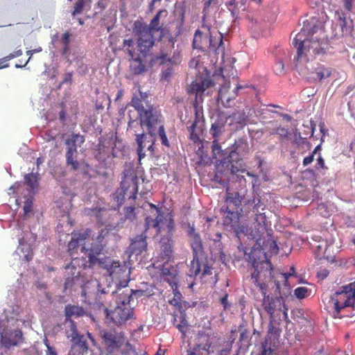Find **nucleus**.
I'll list each match as a JSON object with an SVG mask.
<instances>
[{
	"label": "nucleus",
	"mask_w": 355,
	"mask_h": 355,
	"mask_svg": "<svg viewBox=\"0 0 355 355\" xmlns=\"http://www.w3.org/2000/svg\"><path fill=\"white\" fill-rule=\"evenodd\" d=\"M322 29L323 22L318 23L315 17H313L310 21H304L300 32L293 40V44L297 49L295 67L304 76L308 74L306 71L309 67L306 63L315 55L324 53V46L327 44L324 40Z\"/></svg>",
	"instance_id": "nucleus-1"
},
{
	"label": "nucleus",
	"mask_w": 355,
	"mask_h": 355,
	"mask_svg": "<svg viewBox=\"0 0 355 355\" xmlns=\"http://www.w3.org/2000/svg\"><path fill=\"white\" fill-rule=\"evenodd\" d=\"M103 236L99 235L97 242L92 243L89 252L88 253V264L87 267L91 268L95 265H98L107 271V275L112 278L119 281L121 288L128 286L130 281V268L125 262L121 263L119 261L114 260L110 257L103 259L98 258L103 250V245L101 243Z\"/></svg>",
	"instance_id": "nucleus-2"
},
{
	"label": "nucleus",
	"mask_w": 355,
	"mask_h": 355,
	"mask_svg": "<svg viewBox=\"0 0 355 355\" xmlns=\"http://www.w3.org/2000/svg\"><path fill=\"white\" fill-rule=\"evenodd\" d=\"M90 230H86L83 232H73L71 234V239L68 244V250L71 257V261L65 267L66 273L68 275L64 282V291L71 288L73 284L78 283L80 280V271L77 267H87V263L83 259L75 257V253L80 250L88 258L89 249L85 246V240L89 236Z\"/></svg>",
	"instance_id": "nucleus-3"
},
{
	"label": "nucleus",
	"mask_w": 355,
	"mask_h": 355,
	"mask_svg": "<svg viewBox=\"0 0 355 355\" xmlns=\"http://www.w3.org/2000/svg\"><path fill=\"white\" fill-rule=\"evenodd\" d=\"M214 85L211 80L204 79L200 82L194 81L188 87V93L195 95L193 107L195 119L191 125L187 123V128L189 132V139L193 143L200 141V136L205 130V119L202 107L200 104L203 101L202 95L207 89Z\"/></svg>",
	"instance_id": "nucleus-4"
},
{
	"label": "nucleus",
	"mask_w": 355,
	"mask_h": 355,
	"mask_svg": "<svg viewBox=\"0 0 355 355\" xmlns=\"http://www.w3.org/2000/svg\"><path fill=\"white\" fill-rule=\"evenodd\" d=\"M24 341V334L12 318L0 320V347L10 350Z\"/></svg>",
	"instance_id": "nucleus-5"
},
{
	"label": "nucleus",
	"mask_w": 355,
	"mask_h": 355,
	"mask_svg": "<svg viewBox=\"0 0 355 355\" xmlns=\"http://www.w3.org/2000/svg\"><path fill=\"white\" fill-rule=\"evenodd\" d=\"M187 234L189 237L191 247L193 250V260L190 263L188 275L196 277L200 271V257H203L204 254L202 243L193 225L188 224Z\"/></svg>",
	"instance_id": "nucleus-6"
},
{
	"label": "nucleus",
	"mask_w": 355,
	"mask_h": 355,
	"mask_svg": "<svg viewBox=\"0 0 355 355\" xmlns=\"http://www.w3.org/2000/svg\"><path fill=\"white\" fill-rule=\"evenodd\" d=\"M132 33L137 37L139 51L146 57L155 44L153 33L144 22L140 20H136L134 22Z\"/></svg>",
	"instance_id": "nucleus-7"
},
{
	"label": "nucleus",
	"mask_w": 355,
	"mask_h": 355,
	"mask_svg": "<svg viewBox=\"0 0 355 355\" xmlns=\"http://www.w3.org/2000/svg\"><path fill=\"white\" fill-rule=\"evenodd\" d=\"M130 105L139 112L140 125L141 126L146 125L148 132L150 134L153 135L154 125H158L159 114L153 108V107H149L148 109H145L143 105L142 101L137 96H134L132 98Z\"/></svg>",
	"instance_id": "nucleus-8"
},
{
	"label": "nucleus",
	"mask_w": 355,
	"mask_h": 355,
	"mask_svg": "<svg viewBox=\"0 0 355 355\" xmlns=\"http://www.w3.org/2000/svg\"><path fill=\"white\" fill-rule=\"evenodd\" d=\"M336 313L347 307L355 306V282L343 286L340 291H336L331 298Z\"/></svg>",
	"instance_id": "nucleus-9"
},
{
	"label": "nucleus",
	"mask_w": 355,
	"mask_h": 355,
	"mask_svg": "<svg viewBox=\"0 0 355 355\" xmlns=\"http://www.w3.org/2000/svg\"><path fill=\"white\" fill-rule=\"evenodd\" d=\"M150 207L153 209L156 212V217L153 218L150 216L146 218L145 226L147 230L154 228L157 234H159L162 231H166L167 233H171L173 230L174 222L173 217L171 214L164 216L162 213L161 209L155 205L150 203Z\"/></svg>",
	"instance_id": "nucleus-10"
},
{
	"label": "nucleus",
	"mask_w": 355,
	"mask_h": 355,
	"mask_svg": "<svg viewBox=\"0 0 355 355\" xmlns=\"http://www.w3.org/2000/svg\"><path fill=\"white\" fill-rule=\"evenodd\" d=\"M84 141V137L78 134L72 135L70 139L65 141L67 149L66 152L67 164L74 171L78 170L83 164L76 160V157L78 154L77 148L80 146Z\"/></svg>",
	"instance_id": "nucleus-11"
},
{
	"label": "nucleus",
	"mask_w": 355,
	"mask_h": 355,
	"mask_svg": "<svg viewBox=\"0 0 355 355\" xmlns=\"http://www.w3.org/2000/svg\"><path fill=\"white\" fill-rule=\"evenodd\" d=\"M263 307L270 315V327L272 326V322L275 314L279 318L281 315H282L283 318L285 319L288 318L287 309L282 297H270V296H265V297L263 298Z\"/></svg>",
	"instance_id": "nucleus-12"
},
{
	"label": "nucleus",
	"mask_w": 355,
	"mask_h": 355,
	"mask_svg": "<svg viewBox=\"0 0 355 355\" xmlns=\"http://www.w3.org/2000/svg\"><path fill=\"white\" fill-rule=\"evenodd\" d=\"M103 344L109 353H112L120 349L125 343L124 334L115 330L101 331Z\"/></svg>",
	"instance_id": "nucleus-13"
},
{
	"label": "nucleus",
	"mask_w": 355,
	"mask_h": 355,
	"mask_svg": "<svg viewBox=\"0 0 355 355\" xmlns=\"http://www.w3.org/2000/svg\"><path fill=\"white\" fill-rule=\"evenodd\" d=\"M174 44L171 40L168 41V44L165 48L161 49L160 53L155 57V60L159 64H166L170 63L171 65H176L181 61L180 53L178 50L172 52Z\"/></svg>",
	"instance_id": "nucleus-14"
},
{
	"label": "nucleus",
	"mask_w": 355,
	"mask_h": 355,
	"mask_svg": "<svg viewBox=\"0 0 355 355\" xmlns=\"http://www.w3.org/2000/svg\"><path fill=\"white\" fill-rule=\"evenodd\" d=\"M107 318H110L116 325H122L133 318V308L132 306H123L116 305L115 309L108 312L106 309Z\"/></svg>",
	"instance_id": "nucleus-15"
},
{
	"label": "nucleus",
	"mask_w": 355,
	"mask_h": 355,
	"mask_svg": "<svg viewBox=\"0 0 355 355\" xmlns=\"http://www.w3.org/2000/svg\"><path fill=\"white\" fill-rule=\"evenodd\" d=\"M116 291H112V294H116V305L123 306H131L130 301L134 295L136 297H140L144 294V291L141 290L134 291L132 289L121 288L119 284H116Z\"/></svg>",
	"instance_id": "nucleus-16"
},
{
	"label": "nucleus",
	"mask_w": 355,
	"mask_h": 355,
	"mask_svg": "<svg viewBox=\"0 0 355 355\" xmlns=\"http://www.w3.org/2000/svg\"><path fill=\"white\" fill-rule=\"evenodd\" d=\"M156 125H154V134L151 135L148 132L150 135L149 137L148 138L146 135L142 131L141 134H136V142L137 144L138 148H137V154L139 157V159L141 160L143 159L145 156V152L144 148H147V150L150 152V153H153V151L154 150L153 146H154V136L155 135V130H156Z\"/></svg>",
	"instance_id": "nucleus-17"
},
{
	"label": "nucleus",
	"mask_w": 355,
	"mask_h": 355,
	"mask_svg": "<svg viewBox=\"0 0 355 355\" xmlns=\"http://www.w3.org/2000/svg\"><path fill=\"white\" fill-rule=\"evenodd\" d=\"M212 153L214 159L230 171L231 173H236L239 171L234 166L232 160H229V151L223 150L218 143V140H214L212 144Z\"/></svg>",
	"instance_id": "nucleus-18"
},
{
	"label": "nucleus",
	"mask_w": 355,
	"mask_h": 355,
	"mask_svg": "<svg viewBox=\"0 0 355 355\" xmlns=\"http://www.w3.org/2000/svg\"><path fill=\"white\" fill-rule=\"evenodd\" d=\"M202 29H207L208 32V48L210 50L214 51L216 53H219L220 51L223 53L224 49L222 48L223 44V36L221 33L216 29H211V27L205 24L204 22L202 26Z\"/></svg>",
	"instance_id": "nucleus-19"
},
{
	"label": "nucleus",
	"mask_w": 355,
	"mask_h": 355,
	"mask_svg": "<svg viewBox=\"0 0 355 355\" xmlns=\"http://www.w3.org/2000/svg\"><path fill=\"white\" fill-rule=\"evenodd\" d=\"M6 316L13 319L15 324L18 325L19 329L21 324L26 328H32L33 315H25L21 308L17 305L12 307V310H9Z\"/></svg>",
	"instance_id": "nucleus-20"
},
{
	"label": "nucleus",
	"mask_w": 355,
	"mask_h": 355,
	"mask_svg": "<svg viewBox=\"0 0 355 355\" xmlns=\"http://www.w3.org/2000/svg\"><path fill=\"white\" fill-rule=\"evenodd\" d=\"M14 259L26 264L33 258V252L30 244L27 243L24 236L19 238V245L13 254Z\"/></svg>",
	"instance_id": "nucleus-21"
},
{
	"label": "nucleus",
	"mask_w": 355,
	"mask_h": 355,
	"mask_svg": "<svg viewBox=\"0 0 355 355\" xmlns=\"http://www.w3.org/2000/svg\"><path fill=\"white\" fill-rule=\"evenodd\" d=\"M25 182L24 183H19L17 182L9 188L8 194H10V191L14 193L16 191L17 193L21 191L22 188L26 184L28 188H27V195L34 196L35 189L38 187V175L37 173H28L25 175L24 178Z\"/></svg>",
	"instance_id": "nucleus-22"
},
{
	"label": "nucleus",
	"mask_w": 355,
	"mask_h": 355,
	"mask_svg": "<svg viewBox=\"0 0 355 355\" xmlns=\"http://www.w3.org/2000/svg\"><path fill=\"white\" fill-rule=\"evenodd\" d=\"M250 261L252 262V267L254 269V272L251 275V278L253 279L254 284H257V283L259 282V276L263 270L264 275H271L272 268L271 267V263L268 260L265 259L261 261H257L255 259H253Z\"/></svg>",
	"instance_id": "nucleus-23"
},
{
	"label": "nucleus",
	"mask_w": 355,
	"mask_h": 355,
	"mask_svg": "<svg viewBox=\"0 0 355 355\" xmlns=\"http://www.w3.org/2000/svg\"><path fill=\"white\" fill-rule=\"evenodd\" d=\"M147 248L146 236L144 234L137 235L131 239V243L127 253L130 259L133 255L137 256L146 250Z\"/></svg>",
	"instance_id": "nucleus-24"
},
{
	"label": "nucleus",
	"mask_w": 355,
	"mask_h": 355,
	"mask_svg": "<svg viewBox=\"0 0 355 355\" xmlns=\"http://www.w3.org/2000/svg\"><path fill=\"white\" fill-rule=\"evenodd\" d=\"M259 355H280L278 340L272 335H267L264 341L261 343Z\"/></svg>",
	"instance_id": "nucleus-25"
},
{
	"label": "nucleus",
	"mask_w": 355,
	"mask_h": 355,
	"mask_svg": "<svg viewBox=\"0 0 355 355\" xmlns=\"http://www.w3.org/2000/svg\"><path fill=\"white\" fill-rule=\"evenodd\" d=\"M71 346L69 350V355H87L88 347L84 336L71 339Z\"/></svg>",
	"instance_id": "nucleus-26"
},
{
	"label": "nucleus",
	"mask_w": 355,
	"mask_h": 355,
	"mask_svg": "<svg viewBox=\"0 0 355 355\" xmlns=\"http://www.w3.org/2000/svg\"><path fill=\"white\" fill-rule=\"evenodd\" d=\"M249 145L245 138H239L234 144V149L229 153V160L233 163L238 159V155H244L248 152Z\"/></svg>",
	"instance_id": "nucleus-27"
},
{
	"label": "nucleus",
	"mask_w": 355,
	"mask_h": 355,
	"mask_svg": "<svg viewBox=\"0 0 355 355\" xmlns=\"http://www.w3.org/2000/svg\"><path fill=\"white\" fill-rule=\"evenodd\" d=\"M92 293L104 294L107 292L104 288H101V286L96 279H91L82 285V295L86 297Z\"/></svg>",
	"instance_id": "nucleus-28"
},
{
	"label": "nucleus",
	"mask_w": 355,
	"mask_h": 355,
	"mask_svg": "<svg viewBox=\"0 0 355 355\" xmlns=\"http://www.w3.org/2000/svg\"><path fill=\"white\" fill-rule=\"evenodd\" d=\"M249 86L247 85H238L233 91V94H228V88L227 87H223L218 92V100H220L225 107H230L231 101L238 95V91L244 88H247Z\"/></svg>",
	"instance_id": "nucleus-29"
},
{
	"label": "nucleus",
	"mask_w": 355,
	"mask_h": 355,
	"mask_svg": "<svg viewBox=\"0 0 355 355\" xmlns=\"http://www.w3.org/2000/svg\"><path fill=\"white\" fill-rule=\"evenodd\" d=\"M208 35L206 28L202 31L196 30L193 40V48L200 50L208 48Z\"/></svg>",
	"instance_id": "nucleus-30"
},
{
	"label": "nucleus",
	"mask_w": 355,
	"mask_h": 355,
	"mask_svg": "<svg viewBox=\"0 0 355 355\" xmlns=\"http://www.w3.org/2000/svg\"><path fill=\"white\" fill-rule=\"evenodd\" d=\"M248 116L244 111H237L227 118V123L230 125H235L236 128H242L246 124Z\"/></svg>",
	"instance_id": "nucleus-31"
},
{
	"label": "nucleus",
	"mask_w": 355,
	"mask_h": 355,
	"mask_svg": "<svg viewBox=\"0 0 355 355\" xmlns=\"http://www.w3.org/2000/svg\"><path fill=\"white\" fill-rule=\"evenodd\" d=\"M87 314L85 310L80 306L67 304L64 307L66 321L73 320L72 318H78Z\"/></svg>",
	"instance_id": "nucleus-32"
},
{
	"label": "nucleus",
	"mask_w": 355,
	"mask_h": 355,
	"mask_svg": "<svg viewBox=\"0 0 355 355\" xmlns=\"http://www.w3.org/2000/svg\"><path fill=\"white\" fill-rule=\"evenodd\" d=\"M339 21L343 36H352L354 29V23L352 19L347 18L345 14H342L341 15H339Z\"/></svg>",
	"instance_id": "nucleus-33"
},
{
	"label": "nucleus",
	"mask_w": 355,
	"mask_h": 355,
	"mask_svg": "<svg viewBox=\"0 0 355 355\" xmlns=\"http://www.w3.org/2000/svg\"><path fill=\"white\" fill-rule=\"evenodd\" d=\"M24 198H26L24 201V205L23 207V216L22 220L23 223L27 219L31 218L34 215L33 209V196L25 195Z\"/></svg>",
	"instance_id": "nucleus-34"
},
{
	"label": "nucleus",
	"mask_w": 355,
	"mask_h": 355,
	"mask_svg": "<svg viewBox=\"0 0 355 355\" xmlns=\"http://www.w3.org/2000/svg\"><path fill=\"white\" fill-rule=\"evenodd\" d=\"M245 2L246 0H227L225 3L232 17H237L240 9L245 10L244 5Z\"/></svg>",
	"instance_id": "nucleus-35"
},
{
	"label": "nucleus",
	"mask_w": 355,
	"mask_h": 355,
	"mask_svg": "<svg viewBox=\"0 0 355 355\" xmlns=\"http://www.w3.org/2000/svg\"><path fill=\"white\" fill-rule=\"evenodd\" d=\"M244 195H241L239 192H229L227 191L226 202L230 205L237 209L241 205L243 200Z\"/></svg>",
	"instance_id": "nucleus-36"
},
{
	"label": "nucleus",
	"mask_w": 355,
	"mask_h": 355,
	"mask_svg": "<svg viewBox=\"0 0 355 355\" xmlns=\"http://www.w3.org/2000/svg\"><path fill=\"white\" fill-rule=\"evenodd\" d=\"M225 124L222 120H217L211 124L209 132L214 140H218V137L224 132Z\"/></svg>",
	"instance_id": "nucleus-37"
},
{
	"label": "nucleus",
	"mask_w": 355,
	"mask_h": 355,
	"mask_svg": "<svg viewBox=\"0 0 355 355\" xmlns=\"http://www.w3.org/2000/svg\"><path fill=\"white\" fill-rule=\"evenodd\" d=\"M315 75V77H313L314 80H322L323 79L329 78L331 74V69L326 67L324 65H320L315 68V71L313 72Z\"/></svg>",
	"instance_id": "nucleus-38"
},
{
	"label": "nucleus",
	"mask_w": 355,
	"mask_h": 355,
	"mask_svg": "<svg viewBox=\"0 0 355 355\" xmlns=\"http://www.w3.org/2000/svg\"><path fill=\"white\" fill-rule=\"evenodd\" d=\"M130 63V71L133 74L140 75L146 71V66L139 58H132Z\"/></svg>",
	"instance_id": "nucleus-39"
},
{
	"label": "nucleus",
	"mask_w": 355,
	"mask_h": 355,
	"mask_svg": "<svg viewBox=\"0 0 355 355\" xmlns=\"http://www.w3.org/2000/svg\"><path fill=\"white\" fill-rule=\"evenodd\" d=\"M128 129H133L135 124H139L138 119H139V112L135 110H128Z\"/></svg>",
	"instance_id": "nucleus-40"
},
{
	"label": "nucleus",
	"mask_w": 355,
	"mask_h": 355,
	"mask_svg": "<svg viewBox=\"0 0 355 355\" xmlns=\"http://www.w3.org/2000/svg\"><path fill=\"white\" fill-rule=\"evenodd\" d=\"M162 12V10L159 11L155 15V16L152 19L149 26H148V28H150V31H152V33H153L154 31H158L161 29V26H159V19Z\"/></svg>",
	"instance_id": "nucleus-41"
},
{
	"label": "nucleus",
	"mask_w": 355,
	"mask_h": 355,
	"mask_svg": "<svg viewBox=\"0 0 355 355\" xmlns=\"http://www.w3.org/2000/svg\"><path fill=\"white\" fill-rule=\"evenodd\" d=\"M203 257H200V271L198 275H197L195 277L200 275L201 277H205L206 275H211L212 268L210 267L207 263H206L203 260Z\"/></svg>",
	"instance_id": "nucleus-42"
},
{
	"label": "nucleus",
	"mask_w": 355,
	"mask_h": 355,
	"mask_svg": "<svg viewBox=\"0 0 355 355\" xmlns=\"http://www.w3.org/2000/svg\"><path fill=\"white\" fill-rule=\"evenodd\" d=\"M123 49L127 51L130 59L135 56L134 41L132 39H125L123 40Z\"/></svg>",
	"instance_id": "nucleus-43"
},
{
	"label": "nucleus",
	"mask_w": 355,
	"mask_h": 355,
	"mask_svg": "<svg viewBox=\"0 0 355 355\" xmlns=\"http://www.w3.org/2000/svg\"><path fill=\"white\" fill-rule=\"evenodd\" d=\"M164 281L168 283L171 288L178 287V277L177 270L171 275L164 277Z\"/></svg>",
	"instance_id": "nucleus-44"
},
{
	"label": "nucleus",
	"mask_w": 355,
	"mask_h": 355,
	"mask_svg": "<svg viewBox=\"0 0 355 355\" xmlns=\"http://www.w3.org/2000/svg\"><path fill=\"white\" fill-rule=\"evenodd\" d=\"M158 135H159V139L162 141V144L166 146V147H169L170 144H169V141L168 140V138L166 137V132H165V130H164V127L163 125H159L158 126Z\"/></svg>",
	"instance_id": "nucleus-45"
},
{
	"label": "nucleus",
	"mask_w": 355,
	"mask_h": 355,
	"mask_svg": "<svg viewBox=\"0 0 355 355\" xmlns=\"http://www.w3.org/2000/svg\"><path fill=\"white\" fill-rule=\"evenodd\" d=\"M130 184L132 185V194L130 196V198L135 199L137 198V193L138 191L137 181L138 178L136 175H132L130 178Z\"/></svg>",
	"instance_id": "nucleus-46"
},
{
	"label": "nucleus",
	"mask_w": 355,
	"mask_h": 355,
	"mask_svg": "<svg viewBox=\"0 0 355 355\" xmlns=\"http://www.w3.org/2000/svg\"><path fill=\"white\" fill-rule=\"evenodd\" d=\"M174 70L172 67H168L166 69L162 70L161 73V80L168 82L173 74Z\"/></svg>",
	"instance_id": "nucleus-47"
},
{
	"label": "nucleus",
	"mask_w": 355,
	"mask_h": 355,
	"mask_svg": "<svg viewBox=\"0 0 355 355\" xmlns=\"http://www.w3.org/2000/svg\"><path fill=\"white\" fill-rule=\"evenodd\" d=\"M272 134L278 135H279V137L282 139H286L288 138L289 131L288 129H286L284 127L279 126L276 128V130H275V132Z\"/></svg>",
	"instance_id": "nucleus-48"
},
{
	"label": "nucleus",
	"mask_w": 355,
	"mask_h": 355,
	"mask_svg": "<svg viewBox=\"0 0 355 355\" xmlns=\"http://www.w3.org/2000/svg\"><path fill=\"white\" fill-rule=\"evenodd\" d=\"M67 322L70 323L71 334L69 337L71 338V339H73V337L78 338L83 336L78 334L76 324L73 320Z\"/></svg>",
	"instance_id": "nucleus-49"
},
{
	"label": "nucleus",
	"mask_w": 355,
	"mask_h": 355,
	"mask_svg": "<svg viewBox=\"0 0 355 355\" xmlns=\"http://www.w3.org/2000/svg\"><path fill=\"white\" fill-rule=\"evenodd\" d=\"M308 289L306 287H297L294 290V295L298 299H303L306 297Z\"/></svg>",
	"instance_id": "nucleus-50"
},
{
	"label": "nucleus",
	"mask_w": 355,
	"mask_h": 355,
	"mask_svg": "<svg viewBox=\"0 0 355 355\" xmlns=\"http://www.w3.org/2000/svg\"><path fill=\"white\" fill-rule=\"evenodd\" d=\"M274 71L276 74H282L284 71V64L282 60H278L276 61L274 66Z\"/></svg>",
	"instance_id": "nucleus-51"
},
{
	"label": "nucleus",
	"mask_w": 355,
	"mask_h": 355,
	"mask_svg": "<svg viewBox=\"0 0 355 355\" xmlns=\"http://www.w3.org/2000/svg\"><path fill=\"white\" fill-rule=\"evenodd\" d=\"M293 141L297 146L304 144L305 141V139L302 137L301 133L297 130L293 132Z\"/></svg>",
	"instance_id": "nucleus-52"
},
{
	"label": "nucleus",
	"mask_w": 355,
	"mask_h": 355,
	"mask_svg": "<svg viewBox=\"0 0 355 355\" xmlns=\"http://www.w3.org/2000/svg\"><path fill=\"white\" fill-rule=\"evenodd\" d=\"M84 1L83 0H78L75 4L74 10L73 11L72 15L75 16L76 14L80 13L84 7Z\"/></svg>",
	"instance_id": "nucleus-53"
},
{
	"label": "nucleus",
	"mask_w": 355,
	"mask_h": 355,
	"mask_svg": "<svg viewBox=\"0 0 355 355\" xmlns=\"http://www.w3.org/2000/svg\"><path fill=\"white\" fill-rule=\"evenodd\" d=\"M125 217L130 220L135 218V207H128L125 209Z\"/></svg>",
	"instance_id": "nucleus-54"
},
{
	"label": "nucleus",
	"mask_w": 355,
	"mask_h": 355,
	"mask_svg": "<svg viewBox=\"0 0 355 355\" xmlns=\"http://www.w3.org/2000/svg\"><path fill=\"white\" fill-rule=\"evenodd\" d=\"M172 290L174 294V299L171 303L173 304V305H177L178 304V301L180 300L182 295L180 292L178 291V287L173 288Z\"/></svg>",
	"instance_id": "nucleus-55"
},
{
	"label": "nucleus",
	"mask_w": 355,
	"mask_h": 355,
	"mask_svg": "<svg viewBox=\"0 0 355 355\" xmlns=\"http://www.w3.org/2000/svg\"><path fill=\"white\" fill-rule=\"evenodd\" d=\"M343 5L347 11H352L355 6V0H343Z\"/></svg>",
	"instance_id": "nucleus-56"
},
{
	"label": "nucleus",
	"mask_w": 355,
	"mask_h": 355,
	"mask_svg": "<svg viewBox=\"0 0 355 355\" xmlns=\"http://www.w3.org/2000/svg\"><path fill=\"white\" fill-rule=\"evenodd\" d=\"M176 270L173 268H166L165 266H164L162 268V275L163 276V279H164V277H166L169 275H171V274L174 273V272H175Z\"/></svg>",
	"instance_id": "nucleus-57"
},
{
	"label": "nucleus",
	"mask_w": 355,
	"mask_h": 355,
	"mask_svg": "<svg viewBox=\"0 0 355 355\" xmlns=\"http://www.w3.org/2000/svg\"><path fill=\"white\" fill-rule=\"evenodd\" d=\"M21 55H22V51L21 49H19V50H17V51H15V52H13L12 53H10L8 55L5 57L3 59L6 61H8V60H10L11 59H13L15 58L19 57Z\"/></svg>",
	"instance_id": "nucleus-58"
},
{
	"label": "nucleus",
	"mask_w": 355,
	"mask_h": 355,
	"mask_svg": "<svg viewBox=\"0 0 355 355\" xmlns=\"http://www.w3.org/2000/svg\"><path fill=\"white\" fill-rule=\"evenodd\" d=\"M201 347L200 349H202V350L207 352L208 354L210 353V348L211 345V343L210 342V340L209 338H207L206 343L205 344H200Z\"/></svg>",
	"instance_id": "nucleus-59"
},
{
	"label": "nucleus",
	"mask_w": 355,
	"mask_h": 355,
	"mask_svg": "<svg viewBox=\"0 0 355 355\" xmlns=\"http://www.w3.org/2000/svg\"><path fill=\"white\" fill-rule=\"evenodd\" d=\"M257 287H258L260 291H261V293L263 295V298L265 297V296H268L267 295V288L265 284L260 283L259 282L257 283V284H254Z\"/></svg>",
	"instance_id": "nucleus-60"
},
{
	"label": "nucleus",
	"mask_w": 355,
	"mask_h": 355,
	"mask_svg": "<svg viewBox=\"0 0 355 355\" xmlns=\"http://www.w3.org/2000/svg\"><path fill=\"white\" fill-rule=\"evenodd\" d=\"M101 210V209L98 207H94L92 209L86 208L84 210V213L87 215H93L99 213Z\"/></svg>",
	"instance_id": "nucleus-61"
},
{
	"label": "nucleus",
	"mask_w": 355,
	"mask_h": 355,
	"mask_svg": "<svg viewBox=\"0 0 355 355\" xmlns=\"http://www.w3.org/2000/svg\"><path fill=\"white\" fill-rule=\"evenodd\" d=\"M248 334H249L248 331L247 329H243L240 332L239 340L241 342H245V341H247L248 338Z\"/></svg>",
	"instance_id": "nucleus-62"
},
{
	"label": "nucleus",
	"mask_w": 355,
	"mask_h": 355,
	"mask_svg": "<svg viewBox=\"0 0 355 355\" xmlns=\"http://www.w3.org/2000/svg\"><path fill=\"white\" fill-rule=\"evenodd\" d=\"M227 297H228V295L225 294L224 296H223L220 298V302H221V304L223 306V309L225 310L227 309L230 306V304H229L228 300H227Z\"/></svg>",
	"instance_id": "nucleus-63"
},
{
	"label": "nucleus",
	"mask_w": 355,
	"mask_h": 355,
	"mask_svg": "<svg viewBox=\"0 0 355 355\" xmlns=\"http://www.w3.org/2000/svg\"><path fill=\"white\" fill-rule=\"evenodd\" d=\"M187 326V322L184 319L181 320V322L177 325V328L180 331H181L184 335L185 334L184 329Z\"/></svg>",
	"instance_id": "nucleus-64"
}]
</instances>
